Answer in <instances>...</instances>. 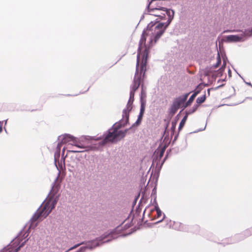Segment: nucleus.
<instances>
[{
    "instance_id": "nucleus-1",
    "label": "nucleus",
    "mask_w": 252,
    "mask_h": 252,
    "mask_svg": "<svg viewBox=\"0 0 252 252\" xmlns=\"http://www.w3.org/2000/svg\"><path fill=\"white\" fill-rule=\"evenodd\" d=\"M149 9L150 12L154 11L155 9L162 10L163 13H165V15H167L168 17L167 24L165 26L162 23H159L157 25H152L151 27L148 25L146 30L143 31L141 35L139 43L138 50H141L143 49V45L145 46L151 45L152 47L153 45V42H154V44L157 42L164 32L167 27L171 23L174 17V11L172 10L160 6L153 7V8H151L149 7Z\"/></svg>"
},
{
    "instance_id": "nucleus-2",
    "label": "nucleus",
    "mask_w": 252,
    "mask_h": 252,
    "mask_svg": "<svg viewBox=\"0 0 252 252\" xmlns=\"http://www.w3.org/2000/svg\"><path fill=\"white\" fill-rule=\"evenodd\" d=\"M112 131H109L108 134L105 136V138L98 143H94L93 140H82V143L78 141L76 138L73 137L72 141H71L68 144L74 146L79 149H91L94 150L98 149L108 142H114L120 140L124 138L127 130L125 131L118 130V128H114L112 129Z\"/></svg>"
},
{
    "instance_id": "nucleus-3",
    "label": "nucleus",
    "mask_w": 252,
    "mask_h": 252,
    "mask_svg": "<svg viewBox=\"0 0 252 252\" xmlns=\"http://www.w3.org/2000/svg\"><path fill=\"white\" fill-rule=\"evenodd\" d=\"M143 49L141 50H138L136 70L131 86V90L134 91H136L141 84V74H143V77L145 76L149 50L152 45H148L145 46L143 45Z\"/></svg>"
},
{
    "instance_id": "nucleus-4",
    "label": "nucleus",
    "mask_w": 252,
    "mask_h": 252,
    "mask_svg": "<svg viewBox=\"0 0 252 252\" xmlns=\"http://www.w3.org/2000/svg\"><path fill=\"white\" fill-rule=\"evenodd\" d=\"M57 200L52 197L46 199L41 204L31 220L30 228H33L36 226V221H40L45 218L55 208Z\"/></svg>"
},
{
    "instance_id": "nucleus-5",
    "label": "nucleus",
    "mask_w": 252,
    "mask_h": 252,
    "mask_svg": "<svg viewBox=\"0 0 252 252\" xmlns=\"http://www.w3.org/2000/svg\"><path fill=\"white\" fill-rule=\"evenodd\" d=\"M188 95L189 94H187L183 97H180L175 99L170 109V113L172 115H174L179 108L181 107L182 105H184Z\"/></svg>"
},
{
    "instance_id": "nucleus-6",
    "label": "nucleus",
    "mask_w": 252,
    "mask_h": 252,
    "mask_svg": "<svg viewBox=\"0 0 252 252\" xmlns=\"http://www.w3.org/2000/svg\"><path fill=\"white\" fill-rule=\"evenodd\" d=\"M21 234H20L17 237L14 239L11 243L12 244H11V246L15 248L14 252H18L21 247H23L24 244L26 243V241L28 240V239L25 240L21 243V244H20V246L17 247L20 244L21 241H23V237H24V239H26L28 236V234H27V233H25L22 237H21Z\"/></svg>"
},
{
    "instance_id": "nucleus-7",
    "label": "nucleus",
    "mask_w": 252,
    "mask_h": 252,
    "mask_svg": "<svg viewBox=\"0 0 252 252\" xmlns=\"http://www.w3.org/2000/svg\"><path fill=\"white\" fill-rule=\"evenodd\" d=\"M132 103L133 102L128 101L127 104L126 109H124L123 112V118L126 119V122L128 121L129 119V112L132 108Z\"/></svg>"
},
{
    "instance_id": "nucleus-8",
    "label": "nucleus",
    "mask_w": 252,
    "mask_h": 252,
    "mask_svg": "<svg viewBox=\"0 0 252 252\" xmlns=\"http://www.w3.org/2000/svg\"><path fill=\"white\" fill-rule=\"evenodd\" d=\"M149 6L151 8H153V7H151V3H150L148 5V11L150 13V14L154 15L155 16L159 17L161 19H165V14L163 13L162 10H159V9H158V10H157V9H155L154 11H150Z\"/></svg>"
},
{
    "instance_id": "nucleus-9",
    "label": "nucleus",
    "mask_w": 252,
    "mask_h": 252,
    "mask_svg": "<svg viewBox=\"0 0 252 252\" xmlns=\"http://www.w3.org/2000/svg\"><path fill=\"white\" fill-rule=\"evenodd\" d=\"M225 41L228 42H237L242 40V37L237 35H230L225 37Z\"/></svg>"
},
{
    "instance_id": "nucleus-10",
    "label": "nucleus",
    "mask_w": 252,
    "mask_h": 252,
    "mask_svg": "<svg viewBox=\"0 0 252 252\" xmlns=\"http://www.w3.org/2000/svg\"><path fill=\"white\" fill-rule=\"evenodd\" d=\"M63 138L61 141V144H66L69 143L71 141H72V138L73 136L69 134H64L63 136Z\"/></svg>"
},
{
    "instance_id": "nucleus-11",
    "label": "nucleus",
    "mask_w": 252,
    "mask_h": 252,
    "mask_svg": "<svg viewBox=\"0 0 252 252\" xmlns=\"http://www.w3.org/2000/svg\"><path fill=\"white\" fill-rule=\"evenodd\" d=\"M198 93V92H196L193 94L190 97H189V99L188 100V101L186 102L185 105L184 106V108H186V107L189 106L190 105V104L192 102V101L194 100L195 96Z\"/></svg>"
},
{
    "instance_id": "nucleus-12",
    "label": "nucleus",
    "mask_w": 252,
    "mask_h": 252,
    "mask_svg": "<svg viewBox=\"0 0 252 252\" xmlns=\"http://www.w3.org/2000/svg\"><path fill=\"white\" fill-rule=\"evenodd\" d=\"M188 114H186V115L184 117V118L181 121L180 125H179V130H181L182 129V128L184 127V126H185V124L186 121L188 119Z\"/></svg>"
},
{
    "instance_id": "nucleus-13",
    "label": "nucleus",
    "mask_w": 252,
    "mask_h": 252,
    "mask_svg": "<svg viewBox=\"0 0 252 252\" xmlns=\"http://www.w3.org/2000/svg\"><path fill=\"white\" fill-rule=\"evenodd\" d=\"M206 100V95L204 94L201 96L198 97L196 99V103L198 105H200L201 103H203Z\"/></svg>"
},
{
    "instance_id": "nucleus-14",
    "label": "nucleus",
    "mask_w": 252,
    "mask_h": 252,
    "mask_svg": "<svg viewBox=\"0 0 252 252\" xmlns=\"http://www.w3.org/2000/svg\"><path fill=\"white\" fill-rule=\"evenodd\" d=\"M155 210L156 211V215L155 217L157 219H159L161 217L162 212L158 206H155Z\"/></svg>"
},
{
    "instance_id": "nucleus-15",
    "label": "nucleus",
    "mask_w": 252,
    "mask_h": 252,
    "mask_svg": "<svg viewBox=\"0 0 252 252\" xmlns=\"http://www.w3.org/2000/svg\"><path fill=\"white\" fill-rule=\"evenodd\" d=\"M82 150H77V149H72L70 150H68L67 152L69 153H79V152H82L85 151H87L89 150H92L91 149H82Z\"/></svg>"
},
{
    "instance_id": "nucleus-16",
    "label": "nucleus",
    "mask_w": 252,
    "mask_h": 252,
    "mask_svg": "<svg viewBox=\"0 0 252 252\" xmlns=\"http://www.w3.org/2000/svg\"><path fill=\"white\" fill-rule=\"evenodd\" d=\"M142 95L143 94V92L142 91ZM141 108H140V112L141 113H143L144 114V111H145V103L144 102L143 100V99H142V95L141 96Z\"/></svg>"
},
{
    "instance_id": "nucleus-17",
    "label": "nucleus",
    "mask_w": 252,
    "mask_h": 252,
    "mask_svg": "<svg viewBox=\"0 0 252 252\" xmlns=\"http://www.w3.org/2000/svg\"><path fill=\"white\" fill-rule=\"evenodd\" d=\"M198 106L199 105H198L197 104L194 105L192 108L189 110L187 114H188V115L193 113L197 109Z\"/></svg>"
},
{
    "instance_id": "nucleus-18",
    "label": "nucleus",
    "mask_w": 252,
    "mask_h": 252,
    "mask_svg": "<svg viewBox=\"0 0 252 252\" xmlns=\"http://www.w3.org/2000/svg\"><path fill=\"white\" fill-rule=\"evenodd\" d=\"M221 63V59L220 54H218L217 57V63L213 66L214 68L216 69L219 67Z\"/></svg>"
},
{
    "instance_id": "nucleus-19",
    "label": "nucleus",
    "mask_w": 252,
    "mask_h": 252,
    "mask_svg": "<svg viewBox=\"0 0 252 252\" xmlns=\"http://www.w3.org/2000/svg\"><path fill=\"white\" fill-rule=\"evenodd\" d=\"M135 92V91L130 90L129 99L128 101L133 102Z\"/></svg>"
},
{
    "instance_id": "nucleus-20",
    "label": "nucleus",
    "mask_w": 252,
    "mask_h": 252,
    "mask_svg": "<svg viewBox=\"0 0 252 252\" xmlns=\"http://www.w3.org/2000/svg\"><path fill=\"white\" fill-rule=\"evenodd\" d=\"M143 113H139V115L138 116V119H137V121L136 122V123L137 124H139L141 122L142 118V117H143Z\"/></svg>"
},
{
    "instance_id": "nucleus-21",
    "label": "nucleus",
    "mask_w": 252,
    "mask_h": 252,
    "mask_svg": "<svg viewBox=\"0 0 252 252\" xmlns=\"http://www.w3.org/2000/svg\"><path fill=\"white\" fill-rule=\"evenodd\" d=\"M92 244L94 247L99 245L98 240H94L92 242Z\"/></svg>"
},
{
    "instance_id": "nucleus-22",
    "label": "nucleus",
    "mask_w": 252,
    "mask_h": 252,
    "mask_svg": "<svg viewBox=\"0 0 252 252\" xmlns=\"http://www.w3.org/2000/svg\"><path fill=\"white\" fill-rule=\"evenodd\" d=\"M82 244H83V243L76 244V245H74L73 247H72L70 248V249H69L68 251H71V250H72L73 249H75L77 248V247H78L79 246H80Z\"/></svg>"
},
{
    "instance_id": "nucleus-23",
    "label": "nucleus",
    "mask_w": 252,
    "mask_h": 252,
    "mask_svg": "<svg viewBox=\"0 0 252 252\" xmlns=\"http://www.w3.org/2000/svg\"><path fill=\"white\" fill-rule=\"evenodd\" d=\"M176 122H172L171 129L174 131L176 128Z\"/></svg>"
},
{
    "instance_id": "nucleus-24",
    "label": "nucleus",
    "mask_w": 252,
    "mask_h": 252,
    "mask_svg": "<svg viewBox=\"0 0 252 252\" xmlns=\"http://www.w3.org/2000/svg\"><path fill=\"white\" fill-rule=\"evenodd\" d=\"M164 151H165L164 148H162L160 150V153H159V157L160 158H161L163 156Z\"/></svg>"
},
{
    "instance_id": "nucleus-25",
    "label": "nucleus",
    "mask_w": 252,
    "mask_h": 252,
    "mask_svg": "<svg viewBox=\"0 0 252 252\" xmlns=\"http://www.w3.org/2000/svg\"><path fill=\"white\" fill-rule=\"evenodd\" d=\"M250 33L249 32V30H246L244 33V34L246 36H251L252 35H250Z\"/></svg>"
},
{
    "instance_id": "nucleus-26",
    "label": "nucleus",
    "mask_w": 252,
    "mask_h": 252,
    "mask_svg": "<svg viewBox=\"0 0 252 252\" xmlns=\"http://www.w3.org/2000/svg\"><path fill=\"white\" fill-rule=\"evenodd\" d=\"M59 157H60V153L58 152L57 154L55 155V160H56L57 158H59Z\"/></svg>"
},
{
    "instance_id": "nucleus-27",
    "label": "nucleus",
    "mask_w": 252,
    "mask_h": 252,
    "mask_svg": "<svg viewBox=\"0 0 252 252\" xmlns=\"http://www.w3.org/2000/svg\"><path fill=\"white\" fill-rule=\"evenodd\" d=\"M105 237H106L105 236V237H102V236L100 237L99 238V241L100 242V241H102L104 240V239L105 238Z\"/></svg>"
},
{
    "instance_id": "nucleus-28",
    "label": "nucleus",
    "mask_w": 252,
    "mask_h": 252,
    "mask_svg": "<svg viewBox=\"0 0 252 252\" xmlns=\"http://www.w3.org/2000/svg\"><path fill=\"white\" fill-rule=\"evenodd\" d=\"M249 32L250 33V35L252 34V28L251 30H249Z\"/></svg>"
},
{
    "instance_id": "nucleus-29",
    "label": "nucleus",
    "mask_w": 252,
    "mask_h": 252,
    "mask_svg": "<svg viewBox=\"0 0 252 252\" xmlns=\"http://www.w3.org/2000/svg\"><path fill=\"white\" fill-rule=\"evenodd\" d=\"M210 90H211V89H208V90H207L208 91V95H210Z\"/></svg>"
},
{
    "instance_id": "nucleus-30",
    "label": "nucleus",
    "mask_w": 252,
    "mask_h": 252,
    "mask_svg": "<svg viewBox=\"0 0 252 252\" xmlns=\"http://www.w3.org/2000/svg\"><path fill=\"white\" fill-rule=\"evenodd\" d=\"M2 131V127L0 126V132Z\"/></svg>"
},
{
    "instance_id": "nucleus-31",
    "label": "nucleus",
    "mask_w": 252,
    "mask_h": 252,
    "mask_svg": "<svg viewBox=\"0 0 252 252\" xmlns=\"http://www.w3.org/2000/svg\"><path fill=\"white\" fill-rule=\"evenodd\" d=\"M64 150H65V148H63V153H64Z\"/></svg>"
},
{
    "instance_id": "nucleus-32",
    "label": "nucleus",
    "mask_w": 252,
    "mask_h": 252,
    "mask_svg": "<svg viewBox=\"0 0 252 252\" xmlns=\"http://www.w3.org/2000/svg\"><path fill=\"white\" fill-rule=\"evenodd\" d=\"M162 220H163V219L160 220H158V222H160V221H161Z\"/></svg>"
},
{
    "instance_id": "nucleus-33",
    "label": "nucleus",
    "mask_w": 252,
    "mask_h": 252,
    "mask_svg": "<svg viewBox=\"0 0 252 252\" xmlns=\"http://www.w3.org/2000/svg\"><path fill=\"white\" fill-rule=\"evenodd\" d=\"M99 139H100V138H97V139H95V140H98Z\"/></svg>"
},
{
    "instance_id": "nucleus-34",
    "label": "nucleus",
    "mask_w": 252,
    "mask_h": 252,
    "mask_svg": "<svg viewBox=\"0 0 252 252\" xmlns=\"http://www.w3.org/2000/svg\"><path fill=\"white\" fill-rule=\"evenodd\" d=\"M108 240H106V241H104V242H108Z\"/></svg>"
}]
</instances>
